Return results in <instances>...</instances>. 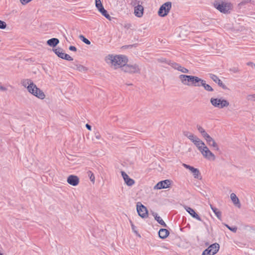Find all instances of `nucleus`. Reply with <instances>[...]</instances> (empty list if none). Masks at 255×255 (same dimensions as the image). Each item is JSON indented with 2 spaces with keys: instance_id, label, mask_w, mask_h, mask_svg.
<instances>
[{
  "instance_id": "50",
  "label": "nucleus",
  "mask_w": 255,
  "mask_h": 255,
  "mask_svg": "<svg viewBox=\"0 0 255 255\" xmlns=\"http://www.w3.org/2000/svg\"><path fill=\"white\" fill-rule=\"evenodd\" d=\"M247 65L248 66H251V67L255 69V64H254L253 62H249L247 63Z\"/></svg>"
},
{
  "instance_id": "32",
  "label": "nucleus",
  "mask_w": 255,
  "mask_h": 255,
  "mask_svg": "<svg viewBox=\"0 0 255 255\" xmlns=\"http://www.w3.org/2000/svg\"><path fill=\"white\" fill-rule=\"evenodd\" d=\"M79 38L80 39L83 41L84 42V43H85L86 44H90V41L88 39H87L86 38H85L83 35H80L79 36Z\"/></svg>"
},
{
  "instance_id": "33",
  "label": "nucleus",
  "mask_w": 255,
  "mask_h": 255,
  "mask_svg": "<svg viewBox=\"0 0 255 255\" xmlns=\"http://www.w3.org/2000/svg\"><path fill=\"white\" fill-rule=\"evenodd\" d=\"M192 142H194V140L198 139V137L193 134H191L190 135H189L188 137Z\"/></svg>"
},
{
  "instance_id": "10",
  "label": "nucleus",
  "mask_w": 255,
  "mask_h": 255,
  "mask_svg": "<svg viewBox=\"0 0 255 255\" xmlns=\"http://www.w3.org/2000/svg\"><path fill=\"white\" fill-rule=\"evenodd\" d=\"M203 156L209 160H215V155L209 149L207 146L204 147L200 151Z\"/></svg>"
},
{
  "instance_id": "51",
  "label": "nucleus",
  "mask_w": 255,
  "mask_h": 255,
  "mask_svg": "<svg viewBox=\"0 0 255 255\" xmlns=\"http://www.w3.org/2000/svg\"><path fill=\"white\" fill-rule=\"evenodd\" d=\"M183 134L187 137H188L189 135H190L192 133L189 132V131H185L183 132Z\"/></svg>"
},
{
  "instance_id": "19",
  "label": "nucleus",
  "mask_w": 255,
  "mask_h": 255,
  "mask_svg": "<svg viewBox=\"0 0 255 255\" xmlns=\"http://www.w3.org/2000/svg\"><path fill=\"white\" fill-rule=\"evenodd\" d=\"M173 64V69L177 70L179 71H180L184 73H188L189 72V70L188 69L182 66L178 63L175 62V64Z\"/></svg>"
},
{
  "instance_id": "42",
  "label": "nucleus",
  "mask_w": 255,
  "mask_h": 255,
  "mask_svg": "<svg viewBox=\"0 0 255 255\" xmlns=\"http://www.w3.org/2000/svg\"><path fill=\"white\" fill-rule=\"evenodd\" d=\"M226 226L230 231H232V232H233L234 233L237 232V227H231L229 226L228 225H226Z\"/></svg>"
},
{
  "instance_id": "57",
  "label": "nucleus",
  "mask_w": 255,
  "mask_h": 255,
  "mask_svg": "<svg viewBox=\"0 0 255 255\" xmlns=\"http://www.w3.org/2000/svg\"><path fill=\"white\" fill-rule=\"evenodd\" d=\"M70 50L73 51H76L77 49H69Z\"/></svg>"
},
{
  "instance_id": "9",
  "label": "nucleus",
  "mask_w": 255,
  "mask_h": 255,
  "mask_svg": "<svg viewBox=\"0 0 255 255\" xmlns=\"http://www.w3.org/2000/svg\"><path fill=\"white\" fill-rule=\"evenodd\" d=\"M136 210L138 215L142 218H146L148 217V211L147 208L140 202H137Z\"/></svg>"
},
{
  "instance_id": "18",
  "label": "nucleus",
  "mask_w": 255,
  "mask_h": 255,
  "mask_svg": "<svg viewBox=\"0 0 255 255\" xmlns=\"http://www.w3.org/2000/svg\"><path fill=\"white\" fill-rule=\"evenodd\" d=\"M143 7L139 3L134 7V14L135 16L140 17L143 15Z\"/></svg>"
},
{
  "instance_id": "4",
  "label": "nucleus",
  "mask_w": 255,
  "mask_h": 255,
  "mask_svg": "<svg viewBox=\"0 0 255 255\" xmlns=\"http://www.w3.org/2000/svg\"><path fill=\"white\" fill-rule=\"evenodd\" d=\"M213 5L216 9L224 13H230L232 8L231 2L223 0H216L214 1Z\"/></svg>"
},
{
  "instance_id": "23",
  "label": "nucleus",
  "mask_w": 255,
  "mask_h": 255,
  "mask_svg": "<svg viewBox=\"0 0 255 255\" xmlns=\"http://www.w3.org/2000/svg\"><path fill=\"white\" fill-rule=\"evenodd\" d=\"M193 143L197 146L200 151L202 150V149L204 148V147L206 146L204 142L199 138H198V139L194 140Z\"/></svg>"
},
{
  "instance_id": "12",
  "label": "nucleus",
  "mask_w": 255,
  "mask_h": 255,
  "mask_svg": "<svg viewBox=\"0 0 255 255\" xmlns=\"http://www.w3.org/2000/svg\"><path fill=\"white\" fill-rule=\"evenodd\" d=\"M171 185V181L168 179L162 180L158 182L154 186L155 189H161L169 188Z\"/></svg>"
},
{
  "instance_id": "28",
  "label": "nucleus",
  "mask_w": 255,
  "mask_h": 255,
  "mask_svg": "<svg viewBox=\"0 0 255 255\" xmlns=\"http://www.w3.org/2000/svg\"><path fill=\"white\" fill-rule=\"evenodd\" d=\"M75 67V68L74 69L75 70H77L79 71V72H85V71H87V70H88L87 67L80 64L79 63L77 65V66Z\"/></svg>"
},
{
  "instance_id": "24",
  "label": "nucleus",
  "mask_w": 255,
  "mask_h": 255,
  "mask_svg": "<svg viewBox=\"0 0 255 255\" xmlns=\"http://www.w3.org/2000/svg\"><path fill=\"white\" fill-rule=\"evenodd\" d=\"M189 170H190L192 172V173L193 174L194 177L195 178H196V179H199V178L200 179L201 178H200V172L197 168H196L193 166H191L190 167V169H189Z\"/></svg>"
},
{
  "instance_id": "3",
  "label": "nucleus",
  "mask_w": 255,
  "mask_h": 255,
  "mask_svg": "<svg viewBox=\"0 0 255 255\" xmlns=\"http://www.w3.org/2000/svg\"><path fill=\"white\" fill-rule=\"evenodd\" d=\"M181 83L189 87H199L200 78L192 75L181 74L179 76Z\"/></svg>"
},
{
  "instance_id": "46",
  "label": "nucleus",
  "mask_w": 255,
  "mask_h": 255,
  "mask_svg": "<svg viewBox=\"0 0 255 255\" xmlns=\"http://www.w3.org/2000/svg\"><path fill=\"white\" fill-rule=\"evenodd\" d=\"M251 1V0H245L242 1L239 3L240 6H242L245 5L246 3H248Z\"/></svg>"
},
{
  "instance_id": "61",
  "label": "nucleus",
  "mask_w": 255,
  "mask_h": 255,
  "mask_svg": "<svg viewBox=\"0 0 255 255\" xmlns=\"http://www.w3.org/2000/svg\"><path fill=\"white\" fill-rule=\"evenodd\" d=\"M0 255H2V254L0 253Z\"/></svg>"
},
{
  "instance_id": "26",
  "label": "nucleus",
  "mask_w": 255,
  "mask_h": 255,
  "mask_svg": "<svg viewBox=\"0 0 255 255\" xmlns=\"http://www.w3.org/2000/svg\"><path fill=\"white\" fill-rule=\"evenodd\" d=\"M211 209L212 211L214 213L216 217L218 219L221 220L222 218V213L218 210L216 207H214L213 205H210Z\"/></svg>"
},
{
  "instance_id": "31",
  "label": "nucleus",
  "mask_w": 255,
  "mask_h": 255,
  "mask_svg": "<svg viewBox=\"0 0 255 255\" xmlns=\"http://www.w3.org/2000/svg\"><path fill=\"white\" fill-rule=\"evenodd\" d=\"M87 173L88 176H89L91 181L93 183H94L95 179L94 173L91 171H88Z\"/></svg>"
},
{
  "instance_id": "21",
  "label": "nucleus",
  "mask_w": 255,
  "mask_h": 255,
  "mask_svg": "<svg viewBox=\"0 0 255 255\" xmlns=\"http://www.w3.org/2000/svg\"><path fill=\"white\" fill-rule=\"evenodd\" d=\"M169 234V231L166 229H160L158 232L159 237L162 239L166 238Z\"/></svg>"
},
{
  "instance_id": "54",
  "label": "nucleus",
  "mask_w": 255,
  "mask_h": 255,
  "mask_svg": "<svg viewBox=\"0 0 255 255\" xmlns=\"http://www.w3.org/2000/svg\"><path fill=\"white\" fill-rule=\"evenodd\" d=\"M6 90L7 89L5 87L0 85V90L5 91H6Z\"/></svg>"
},
{
  "instance_id": "48",
  "label": "nucleus",
  "mask_w": 255,
  "mask_h": 255,
  "mask_svg": "<svg viewBox=\"0 0 255 255\" xmlns=\"http://www.w3.org/2000/svg\"><path fill=\"white\" fill-rule=\"evenodd\" d=\"M139 3V1H138L137 0H132L131 1V4L133 5V6H136V5L138 4V3Z\"/></svg>"
},
{
  "instance_id": "13",
  "label": "nucleus",
  "mask_w": 255,
  "mask_h": 255,
  "mask_svg": "<svg viewBox=\"0 0 255 255\" xmlns=\"http://www.w3.org/2000/svg\"><path fill=\"white\" fill-rule=\"evenodd\" d=\"M59 40L56 38H52L48 40L46 42H41V44L39 45V46L42 47H45L47 45H49L50 47H54L59 43Z\"/></svg>"
},
{
  "instance_id": "58",
  "label": "nucleus",
  "mask_w": 255,
  "mask_h": 255,
  "mask_svg": "<svg viewBox=\"0 0 255 255\" xmlns=\"http://www.w3.org/2000/svg\"><path fill=\"white\" fill-rule=\"evenodd\" d=\"M96 138H97V139H100V135H96Z\"/></svg>"
},
{
  "instance_id": "36",
  "label": "nucleus",
  "mask_w": 255,
  "mask_h": 255,
  "mask_svg": "<svg viewBox=\"0 0 255 255\" xmlns=\"http://www.w3.org/2000/svg\"><path fill=\"white\" fill-rule=\"evenodd\" d=\"M247 99L249 101H251L255 102V94L249 95L247 96Z\"/></svg>"
},
{
  "instance_id": "47",
  "label": "nucleus",
  "mask_w": 255,
  "mask_h": 255,
  "mask_svg": "<svg viewBox=\"0 0 255 255\" xmlns=\"http://www.w3.org/2000/svg\"><path fill=\"white\" fill-rule=\"evenodd\" d=\"M197 128L200 133L205 130V129L201 126L198 125H197Z\"/></svg>"
},
{
  "instance_id": "43",
  "label": "nucleus",
  "mask_w": 255,
  "mask_h": 255,
  "mask_svg": "<svg viewBox=\"0 0 255 255\" xmlns=\"http://www.w3.org/2000/svg\"><path fill=\"white\" fill-rule=\"evenodd\" d=\"M6 23L4 21L0 20V28L4 29L6 27Z\"/></svg>"
},
{
  "instance_id": "22",
  "label": "nucleus",
  "mask_w": 255,
  "mask_h": 255,
  "mask_svg": "<svg viewBox=\"0 0 255 255\" xmlns=\"http://www.w3.org/2000/svg\"><path fill=\"white\" fill-rule=\"evenodd\" d=\"M230 196H231V199L232 202H233V203L237 207H238V208H240L241 207V203L240 202L239 199L237 197L235 193H231Z\"/></svg>"
},
{
  "instance_id": "39",
  "label": "nucleus",
  "mask_w": 255,
  "mask_h": 255,
  "mask_svg": "<svg viewBox=\"0 0 255 255\" xmlns=\"http://www.w3.org/2000/svg\"><path fill=\"white\" fill-rule=\"evenodd\" d=\"M78 61H75L72 63H71L70 64H69V67L73 69H74L75 68V67H76L77 66V65L78 64Z\"/></svg>"
},
{
  "instance_id": "11",
  "label": "nucleus",
  "mask_w": 255,
  "mask_h": 255,
  "mask_svg": "<svg viewBox=\"0 0 255 255\" xmlns=\"http://www.w3.org/2000/svg\"><path fill=\"white\" fill-rule=\"evenodd\" d=\"M156 60L158 62L162 64L161 65V66L165 67V68H167L166 65H169L172 68H173V64L175 63V62L171 61L169 59H167L166 58L162 57L156 58Z\"/></svg>"
},
{
  "instance_id": "17",
  "label": "nucleus",
  "mask_w": 255,
  "mask_h": 255,
  "mask_svg": "<svg viewBox=\"0 0 255 255\" xmlns=\"http://www.w3.org/2000/svg\"><path fill=\"white\" fill-rule=\"evenodd\" d=\"M185 210L193 218H195L199 221H202L199 215L192 208L189 207H186Z\"/></svg>"
},
{
  "instance_id": "56",
  "label": "nucleus",
  "mask_w": 255,
  "mask_h": 255,
  "mask_svg": "<svg viewBox=\"0 0 255 255\" xmlns=\"http://www.w3.org/2000/svg\"><path fill=\"white\" fill-rule=\"evenodd\" d=\"M233 71L235 73L237 72L238 71V69H237L236 68H235Z\"/></svg>"
},
{
  "instance_id": "44",
  "label": "nucleus",
  "mask_w": 255,
  "mask_h": 255,
  "mask_svg": "<svg viewBox=\"0 0 255 255\" xmlns=\"http://www.w3.org/2000/svg\"><path fill=\"white\" fill-rule=\"evenodd\" d=\"M95 5L97 8H98L103 5L101 0H95Z\"/></svg>"
},
{
  "instance_id": "7",
  "label": "nucleus",
  "mask_w": 255,
  "mask_h": 255,
  "mask_svg": "<svg viewBox=\"0 0 255 255\" xmlns=\"http://www.w3.org/2000/svg\"><path fill=\"white\" fill-rule=\"evenodd\" d=\"M171 2L168 1L163 3L159 8L158 14L160 16L164 17L168 14L171 8Z\"/></svg>"
},
{
  "instance_id": "15",
  "label": "nucleus",
  "mask_w": 255,
  "mask_h": 255,
  "mask_svg": "<svg viewBox=\"0 0 255 255\" xmlns=\"http://www.w3.org/2000/svg\"><path fill=\"white\" fill-rule=\"evenodd\" d=\"M121 174L125 182L128 186H131L134 184V180L132 178H129L128 175L125 172L122 171Z\"/></svg>"
},
{
  "instance_id": "1",
  "label": "nucleus",
  "mask_w": 255,
  "mask_h": 255,
  "mask_svg": "<svg viewBox=\"0 0 255 255\" xmlns=\"http://www.w3.org/2000/svg\"><path fill=\"white\" fill-rule=\"evenodd\" d=\"M105 60L114 69L120 68L122 70L125 65L128 61V58L126 55L115 54H109L105 57Z\"/></svg>"
},
{
  "instance_id": "30",
  "label": "nucleus",
  "mask_w": 255,
  "mask_h": 255,
  "mask_svg": "<svg viewBox=\"0 0 255 255\" xmlns=\"http://www.w3.org/2000/svg\"><path fill=\"white\" fill-rule=\"evenodd\" d=\"M75 67V68L74 69L75 70H77L79 71V72H85V71H87V70H88L87 67L80 64L79 63L77 65V66Z\"/></svg>"
},
{
  "instance_id": "53",
  "label": "nucleus",
  "mask_w": 255,
  "mask_h": 255,
  "mask_svg": "<svg viewBox=\"0 0 255 255\" xmlns=\"http://www.w3.org/2000/svg\"><path fill=\"white\" fill-rule=\"evenodd\" d=\"M183 166L186 169H190V167H191V166H190L189 165H187L185 163L183 164Z\"/></svg>"
},
{
  "instance_id": "34",
  "label": "nucleus",
  "mask_w": 255,
  "mask_h": 255,
  "mask_svg": "<svg viewBox=\"0 0 255 255\" xmlns=\"http://www.w3.org/2000/svg\"><path fill=\"white\" fill-rule=\"evenodd\" d=\"M101 13L103 15H104L105 17H106L108 19H111V16L108 14L107 11L105 9L104 10H103L102 12H101Z\"/></svg>"
},
{
  "instance_id": "20",
  "label": "nucleus",
  "mask_w": 255,
  "mask_h": 255,
  "mask_svg": "<svg viewBox=\"0 0 255 255\" xmlns=\"http://www.w3.org/2000/svg\"><path fill=\"white\" fill-rule=\"evenodd\" d=\"M201 86H203L204 87V89L207 91L212 92L214 90L212 88V87L210 85L206 83V81L205 80L200 78L199 87Z\"/></svg>"
},
{
  "instance_id": "6",
  "label": "nucleus",
  "mask_w": 255,
  "mask_h": 255,
  "mask_svg": "<svg viewBox=\"0 0 255 255\" xmlns=\"http://www.w3.org/2000/svg\"><path fill=\"white\" fill-rule=\"evenodd\" d=\"M210 102L214 107L219 109L227 107L229 105V102L225 99L212 98L210 100Z\"/></svg>"
},
{
  "instance_id": "60",
  "label": "nucleus",
  "mask_w": 255,
  "mask_h": 255,
  "mask_svg": "<svg viewBox=\"0 0 255 255\" xmlns=\"http://www.w3.org/2000/svg\"><path fill=\"white\" fill-rule=\"evenodd\" d=\"M121 48H127V46H123Z\"/></svg>"
},
{
  "instance_id": "40",
  "label": "nucleus",
  "mask_w": 255,
  "mask_h": 255,
  "mask_svg": "<svg viewBox=\"0 0 255 255\" xmlns=\"http://www.w3.org/2000/svg\"><path fill=\"white\" fill-rule=\"evenodd\" d=\"M131 223V227L132 231L135 233L136 235H138L139 236H140L139 234H138V232L136 230V227L133 225V224L130 222Z\"/></svg>"
},
{
  "instance_id": "52",
  "label": "nucleus",
  "mask_w": 255,
  "mask_h": 255,
  "mask_svg": "<svg viewBox=\"0 0 255 255\" xmlns=\"http://www.w3.org/2000/svg\"><path fill=\"white\" fill-rule=\"evenodd\" d=\"M97 9H98V10L101 13V12H102L103 10H105V8L103 6V5H102L101 6L97 8Z\"/></svg>"
},
{
  "instance_id": "25",
  "label": "nucleus",
  "mask_w": 255,
  "mask_h": 255,
  "mask_svg": "<svg viewBox=\"0 0 255 255\" xmlns=\"http://www.w3.org/2000/svg\"><path fill=\"white\" fill-rule=\"evenodd\" d=\"M153 215L154 217L155 220L160 225L163 226L164 227H166L167 226L164 221L161 219V218L160 216H158V214L156 213H153Z\"/></svg>"
},
{
  "instance_id": "35",
  "label": "nucleus",
  "mask_w": 255,
  "mask_h": 255,
  "mask_svg": "<svg viewBox=\"0 0 255 255\" xmlns=\"http://www.w3.org/2000/svg\"><path fill=\"white\" fill-rule=\"evenodd\" d=\"M63 59H65L68 61H72L73 58L69 54L64 53Z\"/></svg>"
},
{
  "instance_id": "37",
  "label": "nucleus",
  "mask_w": 255,
  "mask_h": 255,
  "mask_svg": "<svg viewBox=\"0 0 255 255\" xmlns=\"http://www.w3.org/2000/svg\"><path fill=\"white\" fill-rule=\"evenodd\" d=\"M210 146H213L215 148V149L217 150H219V148L217 144V143L215 142V140H214L213 142L211 143V144H209Z\"/></svg>"
},
{
  "instance_id": "45",
  "label": "nucleus",
  "mask_w": 255,
  "mask_h": 255,
  "mask_svg": "<svg viewBox=\"0 0 255 255\" xmlns=\"http://www.w3.org/2000/svg\"><path fill=\"white\" fill-rule=\"evenodd\" d=\"M201 134L205 139H206L207 137H208L210 135L208 133H207L205 130L203 131L202 133H201Z\"/></svg>"
},
{
  "instance_id": "27",
  "label": "nucleus",
  "mask_w": 255,
  "mask_h": 255,
  "mask_svg": "<svg viewBox=\"0 0 255 255\" xmlns=\"http://www.w3.org/2000/svg\"><path fill=\"white\" fill-rule=\"evenodd\" d=\"M52 51L57 55L59 58H63L64 52L62 51V49H52Z\"/></svg>"
},
{
  "instance_id": "8",
  "label": "nucleus",
  "mask_w": 255,
  "mask_h": 255,
  "mask_svg": "<svg viewBox=\"0 0 255 255\" xmlns=\"http://www.w3.org/2000/svg\"><path fill=\"white\" fill-rule=\"evenodd\" d=\"M219 248L218 243L213 244L203 251L202 255H214L219 251Z\"/></svg>"
},
{
  "instance_id": "55",
  "label": "nucleus",
  "mask_w": 255,
  "mask_h": 255,
  "mask_svg": "<svg viewBox=\"0 0 255 255\" xmlns=\"http://www.w3.org/2000/svg\"><path fill=\"white\" fill-rule=\"evenodd\" d=\"M86 127L88 129V130H91V126L90 125H89V124H87L86 125Z\"/></svg>"
},
{
  "instance_id": "5",
  "label": "nucleus",
  "mask_w": 255,
  "mask_h": 255,
  "mask_svg": "<svg viewBox=\"0 0 255 255\" xmlns=\"http://www.w3.org/2000/svg\"><path fill=\"white\" fill-rule=\"evenodd\" d=\"M122 71L129 74H136L140 73V68L136 63L131 64L128 62L125 65Z\"/></svg>"
},
{
  "instance_id": "29",
  "label": "nucleus",
  "mask_w": 255,
  "mask_h": 255,
  "mask_svg": "<svg viewBox=\"0 0 255 255\" xmlns=\"http://www.w3.org/2000/svg\"><path fill=\"white\" fill-rule=\"evenodd\" d=\"M75 67V68L74 69L75 70H77L79 71V72H85V71H87V70H88L87 67L80 64L79 63L77 65V66Z\"/></svg>"
},
{
  "instance_id": "14",
  "label": "nucleus",
  "mask_w": 255,
  "mask_h": 255,
  "mask_svg": "<svg viewBox=\"0 0 255 255\" xmlns=\"http://www.w3.org/2000/svg\"><path fill=\"white\" fill-rule=\"evenodd\" d=\"M67 181L70 185L76 186L79 183V179L77 176L70 175L67 178Z\"/></svg>"
},
{
  "instance_id": "38",
  "label": "nucleus",
  "mask_w": 255,
  "mask_h": 255,
  "mask_svg": "<svg viewBox=\"0 0 255 255\" xmlns=\"http://www.w3.org/2000/svg\"><path fill=\"white\" fill-rule=\"evenodd\" d=\"M210 146H213L215 148V149L217 150H219V148L217 144V143L215 142V140H214L213 142L211 143V144H209Z\"/></svg>"
},
{
  "instance_id": "16",
  "label": "nucleus",
  "mask_w": 255,
  "mask_h": 255,
  "mask_svg": "<svg viewBox=\"0 0 255 255\" xmlns=\"http://www.w3.org/2000/svg\"><path fill=\"white\" fill-rule=\"evenodd\" d=\"M210 78L218 85L222 87L223 89H227L226 86L223 83V82L218 78L217 76L213 74H210Z\"/></svg>"
},
{
  "instance_id": "41",
  "label": "nucleus",
  "mask_w": 255,
  "mask_h": 255,
  "mask_svg": "<svg viewBox=\"0 0 255 255\" xmlns=\"http://www.w3.org/2000/svg\"><path fill=\"white\" fill-rule=\"evenodd\" d=\"M205 140H206V142L208 144H211V143L213 142L214 139L209 135L208 137H207Z\"/></svg>"
},
{
  "instance_id": "2",
  "label": "nucleus",
  "mask_w": 255,
  "mask_h": 255,
  "mask_svg": "<svg viewBox=\"0 0 255 255\" xmlns=\"http://www.w3.org/2000/svg\"><path fill=\"white\" fill-rule=\"evenodd\" d=\"M22 85L24 87H26L28 91L33 96L41 100L45 98V95L44 92L37 88L31 80L25 79L23 80L22 82Z\"/></svg>"
},
{
  "instance_id": "59",
  "label": "nucleus",
  "mask_w": 255,
  "mask_h": 255,
  "mask_svg": "<svg viewBox=\"0 0 255 255\" xmlns=\"http://www.w3.org/2000/svg\"><path fill=\"white\" fill-rule=\"evenodd\" d=\"M69 48H76V47H75V46H72V45H71V46H70L69 47Z\"/></svg>"
},
{
  "instance_id": "49",
  "label": "nucleus",
  "mask_w": 255,
  "mask_h": 255,
  "mask_svg": "<svg viewBox=\"0 0 255 255\" xmlns=\"http://www.w3.org/2000/svg\"><path fill=\"white\" fill-rule=\"evenodd\" d=\"M31 0H20L21 3L23 5L27 4V3L31 1Z\"/></svg>"
}]
</instances>
